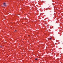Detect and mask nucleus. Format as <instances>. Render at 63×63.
Here are the masks:
<instances>
[{
  "instance_id": "nucleus-1",
  "label": "nucleus",
  "mask_w": 63,
  "mask_h": 63,
  "mask_svg": "<svg viewBox=\"0 0 63 63\" xmlns=\"http://www.w3.org/2000/svg\"><path fill=\"white\" fill-rule=\"evenodd\" d=\"M3 5L4 6H6V3L5 2L4 3Z\"/></svg>"
},
{
  "instance_id": "nucleus-2",
  "label": "nucleus",
  "mask_w": 63,
  "mask_h": 63,
  "mask_svg": "<svg viewBox=\"0 0 63 63\" xmlns=\"http://www.w3.org/2000/svg\"><path fill=\"white\" fill-rule=\"evenodd\" d=\"M35 60H38V59H37V58H36L35 59Z\"/></svg>"
},
{
  "instance_id": "nucleus-3",
  "label": "nucleus",
  "mask_w": 63,
  "mask_h": 63,
  "mask_svg": "<svg viewBox=\"0 0 63 63\" xmlns=\"http://www.w3.org/2000/svg\"><path fill=\"white\" fill-rule=\"evenodd\" d=\"M16 31H16V30L15 31V32H16Z\"/></svg>"
},
{
  "instance_id": "nucleus-4",
  "label": "nucleus",
  "mask_w": 63,
  "mask_h": 63,
  "mask_svg": "<svg viewBox=\"0 0 63 63\" xmlns=\"http://www.w3.org/2000/svg\"><path fill=\"white\" fill-rule=\"evenodd\" d=\"M50 40H51V38H50Z\"/></svg>"
},
{
  "instance_id": "nucleus-5",
  "label": "nucleus",
  "mask_w": 63,
  "mask_h": 63,
  "mask_svg": "<svg viewBox=\"0 0 63 63\" xmlns=\"http://www.w3.org/2000/svg\"><path fill=\"white\" fill-rule=\"evenodd\" d=\"M0 47H2V46H0Z\"/></svg>"
}]
</instances>
